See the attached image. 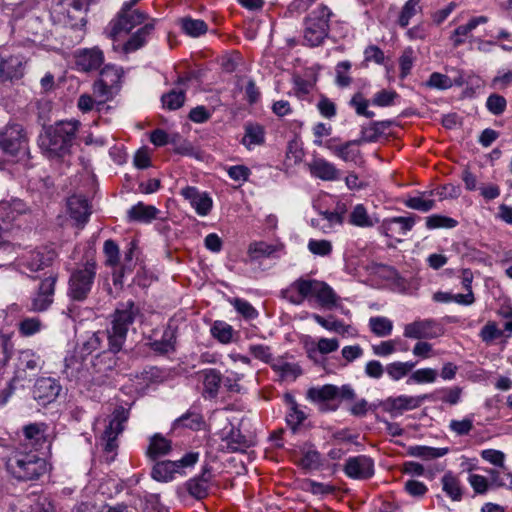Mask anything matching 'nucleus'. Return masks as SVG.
<instances>
[{
	"label": "nucleus",
	"mask_w": 512,
	"mask_h": 512,
	"mask_svg": "<svg viewBox=\"0 0 512 512\" xmlns=\"http://www.w3.org/2000/svg\"><path fill=\"white\" fill-rule=\"evenodd\" d=\"M6 469L19 481H32L46 473L47 463L34 452L14 451L6 460Z\"/></svg>",
	"instance_id": "4"
},
{
	"label": "nucleus",
	"mask_w": 512,
	"mask_h": 512,
	"mask_svg": "<svg viewBox=\"0 0 512 512\" xmlns=\"http://www.w3.org/2000/svg\"><path fill=\"white\" fill-rule=\"evenodd\" d=\"M274 370L277 371L282 378L295 380L301 375L302 370L299 365L289 362H281L273 366Z\"/></svg>",
	"instance_id": "58"
},
{
	"label": "nucleus",
	"mask_w": 512,
	"mask_h": 512,
	"mask_svg": "<svg viewBox=\"0 0 512 512\" xmlns=\"http://www.w3.org/2000/svg\"><path fill=\"white\" fill-rule=\"evenodd\" d=\"M204 424L205 421L202 414L198 412L196 409L191 408L183 415L175 419L172 427L174 430L179 428H187L194 431H198L202 429Z\"/></svg>",
	"instance_id": "33"
},
{
	"label": "nucleus",
	"mask_w": 512,
	"mask_h": 512,
	"mask_svg": "<svg viewBox=\"0 0 512 512\" xmlns=\"http://www.w3.org/2000/svg\"><path fill=\"white\" fill-rule=\"evenodd\" d=\"M26 58L15 49L0 48V81H13L23 77Z\"/></svg>",
	"instance_id": "10"
},
{
	"label": "nucleus",
	"mask_w": 512,
	"mask_h": 512,
	"mask_svg": "<svg viewBox=\"0 0 512 512\" xmlns=\"http://www.w3.org/2000/svg\"><path fill=\"white\" fill-rule=\"evenodd\" d=\"M507 106L506 99L499 94H491L486 101V107L493 115H501Z\"/></svg>",
	"instance_id": "63"
},
{
	"label": "nucleus",
	"mask_w": 512,
	"mask_h": 512,
	"mask_svg": "<svg viewBox=\"0 0 512 512\" xmlns=\"http://www.w3.org/2000/svg\"><path fill=\"white\" fill-rule=\"evenodd\" d=\"M185 92L183 90L173 89L161 97L163 107L168 110H177L185 102Z\"/></svg>",
	"instance_id": "50"
},
{
	"label": "nucleus",
	"mask_w": 512,
	"mask_h": 512,
	"mask_svg": "<svg viewBox=\"0 0 512 512\" xmlns=\"http://www.w3.org/2000/svg\"><path fill=\"white\" fill-rule=\"evenodd\" d=\"M171 450V441L160 434H155L150 439L147 455L155 460L161 456L167 455Z\"/></svg>",
	"instance_id": "41"
},
{
	"label": "nucleus",
	"mask_w": 512,
	"mask_h": 512,
	"mask_svg": "<svg viewBox=\"0 0 512 512\" xmlns=\"http://www.w3.org/2000/svg\"><path fill=\"white\" fill-rule=\"evenodd\" d=\"M158 213L159 210L155 206L138 202L128 210L127 217L130 222L149 223L157 218Z\"/></svg>",
	"instance_id": "32"
},
{
	"label": "nucleus",
	"mask_w": 512,
	"mask_h": 512,
	"mask_svg": "<svg viewBox=\"0 0 512 512\" xmlns=\"http://www.w3.org/2000/svg\"><path fill=\"white\" fill-rule=\"evenodd\" d=\"M233 332L232 326L224 321H215L211 327L213 337L223 344H228L232 341Z\"/></svg>",
	"instance_id": "52"
},
{
	"label": "nucleus",
	"mask_w": 512,
	"mask_h": 512,
	"mask_svg": "<svg viewBox=\"0 0 512 512\" xmlns=\"http://www.w3.org/2000/svg\"><path fill=\"white\" fill-rule=\"evenodd\" d=\"M308 250L318 256H328L332 252V244L329 240L310 239L308 242Z\"/></svg>",
	"instance_id": "62"
},
{
	"label": "nucleus",
	"mask_w": 512,
	"mask_h": 512,
	"mask_svg": "<svg viewBox=\"0 0 512 512\" xmlns=\"http://www.w3.org/2000/svg\"><path fill=\"white\" fill-rule=\"evenodd\" d=\"M57 281L58 275L51 274L40 282L38 290L31 298L30 311L43 312L52 305Z\"/></svg>",
	"instance_id": "14"
},
{
	"label": "nucleus",
	"mask_w": 512,
	"mask_h": 512,
	"mask_svg": "<svg viewBox=\"0 0 512 512\" xmlns=\"http://www.w3.org/2000/svg\"><path fill=\"white\" fill-rule=\"evenodd\" d=\"M415 367L414 362H393L388 364L385 367L386 373L389 375V377L394 380L398 381L405 377L413 368Z\"/></svg>",
	"instance_id": "49"
},
{
	"label": "nucleus",
	"mask_w": 512,
	"mask_h": 512,
	"mask_svg": "<svg viewBox=\"0 0 512 512\" xmlns=\"http://www.w3.org/2000/svg\"><path fill=\"white\" fill-rule=\"evenodd\" d=\"M133 4H125L118 17L111 22V36L115 37L121 32H130L138 25H144L148 20V15L137 9H131Z\"/></svg>",
	"instance_id": "12"
},
{
	"label": "nucleus",
	"mask_w": 512,
	"mask_h": 512,
	"mask_svg": "<svg viewBox=\"0 0 512 512\" xmlns=\"http://www.w3.org/2000/svg\"><path fill=\"white\" fill-rule=\"evenodd\" d=\"M123 69L115 65H106L100 73V79L93 85V92L99 99L98 104H104L112 99L120 90Z\"/></svg>",
	"instance_id": "8"
},
{
	"label": "nucleus",
	"mask_w": 512,
	"mask_h": 512,
	"mask_svg": "<svg viewBox=\"0 0 512 512\" xmlns=\"http://www.w3.org/2000/svg\"><path fill=\"white\" fill-rule=\"evenodd\" d=\"M462 394V388L459 386H454L451 388H442L436 390L430 398L438 399L444 403H448L450 405H456L460 402Z\"/></svg>",
	"instance_id": "47"
},
{
	"label": "nucleus",
	"mask_w": 512,
	"mask_h": 512,
	"mask_svg": "<svg viewBox=\"0 0 512 512\" xmlns=\"http://www.w3.org/2000/svg\"><path fill=\"white\" fill-rule=\"evenodd\" d=\"M175 342V330L169 326L163 331L161 339L151 340L148 345L153 351L159 354H167L175 350Z\"/></svg>",
	"instance_id": "35"
},
{
	"label": "nucleus",
	"mask_w": 512,
	"mask_h": 512,
	"mask_svg": "<svg viewBox=\"0 0 512 512\" xmlns=\"http://www.w3.org/2000/svg\"><path fill=\"white\" fill-rule=\"evenodd\" d=\"M488 17L481 15L478 17L471 18L466 24L458 26L450 36L452 44L454 47H459L465 42V37H467L474 29H476L481 24H486L488 22Z\"/></svg>",
	"instance_id": "30"
},
{
	"label": "nucleus",
	"mask_w": 512,
	"mask_h": 512,
	"mask_svg": "<svg viewBox=\"0 0 512 512\" xmlns=\"http://www.w3.org/2000/svg\"><path fill=\"white\" fill-rule=\"evenodd\" d=\"M116 353L117 352H110L109 349H104L99 352L92 362L95 372L107 376L109 372L113 371L117 363L115 357Z\"/></svg>",
	"instance_id": "37"
},
{
	"label": "nucleus",
	"mask_w": 512,
	"mask_h": 512,
	"mask_svg": "<svg viewBox=\"0 0 512 512\" xmlns=\"http://www.w3.org/2000/svg\"><path fill=\"white\" fill-rule=\"evenodd\" d=\"M204 392L211 398L216 397L220 384L222 383L221 374L216 369H206L202 371Z\"/></svg>",
	"instance_id": "42"
},
{
	"label": "nucleus",
	"mask_w": 512,
	"mask_h": 512,
	"mask_svg": "<svg viewBox=\"0 0 512 512\" xmlns=\"http://www.w3.org/2000/svg\"><path fill=\"white\" fill-rule=\"evenodd\" d=\"M444 333L442 325L434 319H418L404 326L403 335L410 339H434Z\"/></svg>",
	"instance_id": "13"
},
{
	"label": "nucleus",
	"mask_w": 512,
	"mask_h": 512,
	"mask_svg": "<svg viewBox=\"0 0 512 512\" xmlns=\"http://www.w3.org/2000/svg\"><path fill=\"white\" fill-rule=\"evenodd\" d=\"M285 399L290 405L289 412L286 415L287 424L295 431L307 418V415L302 411L293 396L286 394Z\"/></svg>",
	"instance_id": "39"
},
{
	"label": "nucleus",
	"mask_w": 512,
	"mask_h": 512,
	"mask_svg": "<svg viewBox=\"0 0 512 512\" xmlns=\"http://www.w3.org/2000/svg\"><path fill=\"white\" fill-rule=\"evenodd\" d=\"M310 172L313 176L325 181H331L337 178V169L325 159L317 158L310 164Z\"/></svg>",
	"instance_id": "38"
},
{
	"label": "nucleus",
	"mask_w": 512,
	"mask_h": 512,
	"mask_svg": "<svg viewBox=\"0 0 512 512\" xmlns=\"http://www.w3.org/2000/svg\"><path fill=\"white\" fill-rule=\"evenodd\" d=\"M378 222L379 219L370 215L363 204L355 205L348 216V223L360 228H372Z\"/></svg>",
	"instance_id": "31"
},
{
	"label": "nucleus",
	"mask_w": 512,
	"mask_h": 512,
	"mask_svg": "<svg viewBox=\"0 0 512 512\" xmlns=\"http://www.w3.org/2000/svg\"><path fill=\"white\" fill-rule=\"evenodd\" d=\"M57 257L56 251L48 246H41L23 251L15 260L16 268L23 274L35 273L52 265Z\"/></svg>",
	"instance_id": "7"
},
{
	"label": "nucleus",
	"mask_w": 512,
	"mask_h": 512,
	"mask_svg": "<svg viewBox=\"0 0 512 512\" xmlns=\"http://www.w3.org/2000/svg\"><path fill=\"white\" fill-rule=\"evenodd\" d=\"M129 417L128 410L123 407H118L111 415L108 426L103 433L104 449L107 452H113L117 448L116 439L119 434L124 430L123 424Z\"/></svg>",
	"instance_id": "15"
},
{
	"label": "nucleus",
	"mask_w": 512,
	"mask_h": 512,
	"mask_svg": "<svg viewBox=\"0 0 512 512\" xmlns=\"http://www.w3.org/2000/svg\"><path fill=\"white\" fill-rule=\"evenodd\" d=\"M221 439L226 444L229 452H245L252 442L249 438L243 435L239 427L229 423L221 431Z\"/></svg>",
	"instance_id": "19"
},
{
	"label": "nucleus",
	"mask_w": 512,
	"mask_h": 512,
	"mask_svg": "<svg viewBox=\"0 0 512 512\" xmlns=\"http://www.w3.org/2000/svg\"><path fill=\"white\" fill-rule=\"evenodd\" d=\"M180 24L183 32L191 37H199L208 30L207 24L200 19L185 17L180 20Z\"/></svg>",
	"instance_id": "44"
},
{
	"label": "nucleus",
	"mask_w": 512,
	"mask_h": 512,
	"mask_svg": "<svg viewBox=\"0 0 512 512\" xmlns=\"http://www.w3.org/2000/svg\"><path fill=\"white\" fill-rule=\"evenodd\" d=\"M154 29L155 19H152L130 35L128 40L123 44V52L133 53L144 47L148 42V39L151 37Z\"/></svg>",
	"instance_id": "25"
},
{
	"label": "nucleus",
	"mask_w": 512,
	"mask_h": 512,
	"mask_svg": "<svg viewBox=\"0 0 512 512\" xmlns=\"http://www.w3.org/2000/svg\"><path fill=\"white\" fill-rule=\"evenodd\" d=\"M62 390L60 382L52 377H41L36 380L32 394L39 405L46 406L54 402Z\"/></svg>",
	"instance_id": "16"
},
{
	"label": "nucleus",
	"mask_w": 512,
	"mask_h": 512,
	"mask_svg": "<svg viewBox=\"0 0 512 512\" xmlns=\"http://www.w3.org/2000/svg\"><path fill=\"white\" fill-rule=\"evenodd\" d=\"M397 97L396 91L383 89L374 94L372 104L379 107L392 106Z\"/></svg>",
	"instance_id": "61"
},
{
	"label": "nucleus",
	"mask_w": 512,
	"mask_h": 512,
	"mask_svg": "<svg viewBox=\"0 0 512 512\" xmlns=\"http://www.w3.org/2000/svg\"><path fill=\"white\" fill-rule=\"evenodd\" d=\"M448 448H435L429 446H414L410 447L409 454L424 460H430L443 457L448 453Z\"/></svg>",
	"instance_id": "45"
},
{
	"label": "nucleus",
	"mask_w": 512,
	"mask_h": 512,
	"mask_svg": "<svg viewBox=\"0 0 512 512\" xmlns=\"http://www.w3.org/2000/svg\"><path fill=\"white\" fill-rule=\"evenodd\" d=\"M198 453L190 452L185 454L178 461H160L152 468L151 476L159 482H168L174 478L176 473H182V469L193 466L198 460Z\"/></svg>",
	"instance_id": "11"
},
{
	"label": "nucleus",
	"mask_w": 512,
	"mask_h": 512,
	"mask_svg": "<svg viewBox=\"0 0 512 512\" xmlns=\"http://www.w3.org/2000/svg\"><path fill=\"white\" fill-rule=\"evenodd\" d=\"M27 135L22 125L8 123L0 129V150L10 156H15L27 150Z\"/></svg>",
	"instance_id": "9"
},
{
	"label": "nucleus",
	"mask_w": 512,
	"mask_h": 512,
	"mask_svg": "<svg viewBox=\"0 0 512 512\" xmlns=\"http://www.w3.org/2000/svg\"><path fill=\"white\" fill-rule=\"evenodd\" d=\"M431 396L432 395L429 394H423L419 396L400 395L398 397H389L384 403L385 410L391 413H402L403 411L413 410L420 407L422 403L430 399Z\"/></svg>",
	"instance_id": "21"
},
{
	"label": "nucleus",
	"mask_w": 512,
	"mask_h": 512,
	"mask_svg": "<svg viewBox=\"0 0 512 512\" xmlns=\"http://www.w3.org/2000/svg\"><path fill=\"white\" fill-rule=\"evenodd\" d=\"M350 105L355 109L357 115L373 118L375 113L368 110L369 101L361 93H356L350 100Z\"/></svg>",
	"instance_id": "57"
},
{
	"label": "nucleus",
	"mask_w": 512,
	"mask_h": 512,
	"mask_svg": "<svg viewBox=\"0 0 512 512\" xmlns=\"http://www.w3.org/2000/svg\"><path fill=\"white\" fill-rule=\"evenodd\" d=\"M41 327L42 323L37 317L25 318L19 323V331L23 336L34 335Z\"/></svg>",
	"instance_id": "64"
},
{
	"label": "nucleus",
	"mask_w": 512,
	"mask_h": 512,
	"mask_svg": "<svg viewBox=\"0 0 512 512\" xmlns=\"http://www.w3.org/2000/svg\"><path fill=\"white\" fill-rule=\"evenodd\" d=\"M458 225V221L443 215L434 214L426 218V227L428 229L447 228L451 229Z\"/></svg>",
	"instance_id": "54"
},
{
	"label": "nucleus",
	"mask_w": 512,
	"mask_h": 512,
	"mask_svg": "<svg viewBox=\"0 0 512 512\" xmlns=\"http://www.w3.org/2000/svg\"><path fill=\"white\" fill-rule=\"evenodd\" d=\"M419 9V0H408L402 7L398 24L403 28L408 26L411 18L417 14Z\"/></svg>",
	"instance_id": "55"
},
{
	"label": "nucleus",
	"mask_w": 512,
	"mask_h": 512,
	"mask_svg": "<svg viewBox=\"0 0 512 512\" xmlns=\"http://www.w3.org/2000/svg\"><path fill=\"white\" fill-rule=\"evenodd\" d=\"M282 297L294 305H301L305 299L315 298L326 309L336 306L338 296L324 281L300 277L282 290Z\"/></svg>",
	"instance_id": "2"
},
{
	"label": "nucleus",
	"mask_w": 512,
	"mask_h": 512,
	"mask_svg": "<svg viewBox=\"0 0 512 512\" xmlns=\"http://www.w3.org/2000/svg\"><path fill=\"white\" fill-rule=\"evenodd\" d=\"M264 142V131L259 125H248L242 143L247 147L262 144Z\"/></svg>",
	"instance_id": "53"
},
{
	"label": "nucleus",
	"mask_w": 512,
	"mask_h": 512,
	"mask_svg": "<svg viewBox=\"0 0 512 512\" xmlns=\"http://www.w3.org/2000/svg\"><path fill=\"white\" fill-rule=\"evenodd\" d=\"M140 314L139 307L133 301L119 303L111 315V325L105 331L92 333L82 344V352L90 355L97 350H104L103 343L107 341L110 352L121 351L126 342L130 326Z\"/></svg>",
	"instance_id": "1"
},
{
	"label": "nucleus",
	"mask_w": 512,
	"mask_h": 512,
	"mask_svg": "<svg viewBox=\"0 0 512 512\" xmlns=\"http://www.w3.org/2000/svg\"><path fill=\"white\" fill-rule=\"evenodd\" d=\"M332 12L325 5H320L312 11L305 20L304 41L311 47L323 43L329 33V21Z\"/></svg>",
	"instance_id": "6"
},
{
	"label": "nucleus",
	"mask_w": 512,
	"mask_h": 512,
	"mask_svg": "<svg viewBox=\"0 0 512 512\" xmlns=\"http://www.w3.org/2000/svg\"><path fill=\"white\" fill-rule=\"evenodd\" d=\"M390 121H373L367 127H362L360 143L375 142L381 136L385 129L390 126Z\"/></svg>",
	"instance_id": "40"
},
{
	"label": "nucleus",
	"mask_w": 512,
	"mask_h": 512,
	"mask_svg": "<svg viewBox=\"0 0 512 512\" xmlns=\"http://www.w3.org/2000/svg\"><path fill=\"white\" fill-rule=\"evenodd\" d=\"M23 211L24 204L21 201H14L11 205H0V245L4 242V235L11 230L17 216Z\"/></svg>",
	"instance_id": "24"
},
{
	"label": "nucleus",
	"mask_w": 512,
	"mask_h": 512,
	"mask_svg": "<svg viewBox=\"0 0 512 512\" xmlns=\"http://www.w3.org/2000/svg\"><path fill=\"white\" fill-rule=\"evenodd\" d=\"M24 441L27 445L38 449L49 441V426L44 422H35L22 428Z\"/></svg>",
	"instance_id": "23"
},
{
	"label": "nucleus",
	"mask_w": 512,
	"mask_h": 512,
	"mask_svg": "<svg viewBox=\"0 0 512 512\" xmlns=\"http://www.w3.org/2000/svg\"><path fill=\"white\" fill-rule=\"evenodd\" d=\"M311 317L316 323L328 331H332L340 335H345L349 332L350 326L345 325L344 322L335 319L333 316L324 318L321 315L314 313Z\"/></svg>",
	"instance_id": "43"
},
{
	"label": "nucleus",
	"mask_w": 512,
	"mask_h": 512,
	"mask_svg": "<svg viewBox=\"0 0 512 512\" xmlns=\"http://www.w3.org/2000/svg\"><path fill=\"white\" fill-rule=\"evenodd\" d=\"M67 205L71 218L80 224H85L88 221L91 210L85 197L73 195L68 199Z\"/></svg>",
	"instance_id": "27"
},
{
	"label": "nucleus",
	"mask_w": 512,
	"mask_h": 512,
	"mask_svg": "<svg viewBox=\"0 0 512 512\" xmlns=\"http://www.w3.org/2000/svg\"><path fill=\"white\" fill-rule=\"evenodd\" d=\"M180 195L187 200L199 216H207L213 207V200L207 192H200L194 186H186Z\"/></svg>",
	"instance_id": "17"
},
{
	"label": "nucleus",
	"mask_w": 512,
	"mask_h": 512,
	"mask_svg": "<svg viewBox=\"0 0 512 512\" xmlns=\"http://www.w3.org/2000/svg\"><path fill=\"white\" fill-rule=\"evenodd\" d=\"M75 63L80 71L97 70L104 62L103 52L97 48H86L75 52Z\"/></svg>",
	"instance_id": "22"
},
{
	"label": "nucleus",
	"mask_w": 512,
	"mask_h": 512,
	"mask_svg": "<svg viewBox=\"0 0 512 512\" xmlns=\"http://www.w3.org/2000/svg\"><path fill=\"white\" fill-rule=\"evenodd\" d=\"M452 85L453 83L451 78L439 72H433L426 82L427 87L440 90L449 89L452 87Z\"/></svg>",
	"instance_id": "60"
},
{
	"label": "nucleus",
	"mask_w": 512,
	"mask_h": 512,
	"mask_svg": "<svg viewBox=\"0 0 512 512\" xmlns=\"http://www.w3.org/2000/svg\"><path fill=\"white\" fill-rule=\"evenodd\" d=\"M473 415L466 416L461 420L452 419L449 423V430L456 436H467L474 428Z\"/></svg>",
	"instance_id": "51"
},
{
	"label": "nucleus",
	"mask_w": 512,
	"mask_h": 512,
	"mask_svg": "<svg viewBox=\"0 0 512 512\" xmlns=\"http://www.w3.org/2000/svg\"><path fill=\"white\" fill-rule=\"evenodd\" d=\"M360 141L358 139L348 141L342 145L334 146L331 144V141L326 142L325 146L334 153L337 157L342 160L348 162H356L357 158L360 156V150L355 148L354 146L360 145Z\"/></svg>",
	"instance_id": "34"
},
{
	"label": "nucleus",
	"mask_w": 512,
	"mask_h": 512,
	"mask_svg": "<svg viewBox=\"0 0 512 512\" xmlns=\"http://www.w3.org/2000/svg\"><path fill=\"white\" fill-rule=\"evenodd\" d=\"M97 275V263L91 258L74 268L68 279V297L77 302L85 301L92 291Z\"/></svg>",
	"instance_id": "5"
},
{
	"label": "nucleus",
	"mask_w": 512,
	"mask_h": 512,
	"mask_svg": "<svg viewBox=\"0 0 512 512\" xmlns=\"http://www.w3.org/2000/svg\"><path fill=\"white\" fill-rule=\"evenodd\" d=\"M344 470L350 478L367 479L374 474V463L371 458L364 455L351 457L347 460Z\"/></svg>",
	"instance_id": "20"
},
{
	"label": "nucleus",
	"mask_w": 512,
	"mask_h": 512,
	"mask_svg": "<svg viewBox=\"0 0 512 512\" xmlns=\"http://www.w3.org/2000/svg\"><path fill=\"white\" fill-rule=\"evenodd\" d=\"M369 327L376 336L386 337L391 334L393 323L386 317L376 316L369 319Z\"/></svg>",
	"instance_id": "48"
},
{
	"label": "nucleus",
	"mask_w": 512,
	"mask_h": 512,
	"mask_svg": "<svg viewBox=\"0 0 512 512\" xmlns=\"http://www.w3.org/2000/svg\"><path fill=\"white\" fill-rule=\"evenodd\" d=\"M338 396V387L332 384H326L321 387H311L308 389L306 398L312 402L320 403L333 400Z\"/></svg>",
	"instance_id": "36"
},
{
	"label": "nucleus",
	"mask_w": 512,
	"mask_h": 512,
	"mask_svg": "<svg viewBox=\"0 0 512 512\" xmlns=\"http://www.w3.org/2000/svg\"><path fill=\"white\" fill-rule=\"evenodd\" d=\"M44 366V360L33 350H22L18 356V372H30L35 375Z\"/></svg>",
	"instance_id": "28"
},
{
	"label": "nucleus",
	"mask_w": 512,
	"mask_h": 512,
	"mask_svg": "<svg viewBox=\"0 0 512 512\" xmlns=\"http://www.w3.org/2000/svg\"><path fill=\"white\" fill-rule=\"evenodd\" d=\"M284 245L281 243L269 244L264 241L252 242L248 247V254L251 260L260 258H278L279 252L283 251Z\"/></svg>",
	"instance_id": "26"
},
{
	"label": "nucleus",
	"mask_w": 512,
	"mask_h": 512,
	"mask_svg": "<svg viewBox=\"0 0 512 512\" xmlns=\"http://www.w3.org/2000/svg\"><path fill=\"white\" fill-rule=\"evenodd\" d=\"M443 491L453 500L459 501L462 498V490L460 481L451 472L446 473L442 477Z\"/></svg>",
	"instance_id": "46"
},
{
	"label": "nucleus",
	"mask_w": 512,
	"mask_h": 512,
	"mask_svg": "<svg viewBox=\"0 0 512 512\" xmlns=\"http://www.w3.org/2000/svg\"><path fill=\"white\" fill-rule=\"evenodd\" d=\"M418 218L416 215H410L408 217L397 216L385 219L382 222L381 231L385 236L391 238L405 236L412 230Z\"/></svg>",
	"instance_id": "18"
},
{
	"label": "nucleus",
	"mask_w": 512,
	"mask_h": 512,
	"mask_svg": "<svg viewBox=\"0 0 512 512\" xmlns=\"http://www.w3.org/2000/svg\"><path fill=\"white\" fill-rule=\"evenodd\" d=\"M351 62L350 61H341L336 65L335 72H336V79L335 82L339 87H348L351 82L352 78L349 76L348 72L351 69Z\"/></svg>",
	"instance_id": "56"
},
{
	"label": "nucleus",
	"mask_w": 512,
	"mask_h": 512,
	"mask_svg": "<svg viewBox=\"0 0 512 512\" xmlns=\"http://www.w3.org/2000/svg\"><path fill=\"white\" fill-rule=\"evenodd\" d=\"M404 205L410 209L421 212H428L435 207V201L432 199H424L423 197H409L404 201Z\"/></svg>",
	"instance_id": "59"
},
{
	"label": "nucleus",
	"mask_w": 512,
	"mask_h": 512,
	"mask_svg": "<svg viewBox=\"0 0 512 512\" xmlns=\"http://www.w3.org/2000/svg\"><path fill=\"white\" fill-rule=\"evenodd\" d=\"M77 121H61L49 126L39 137V146L49 158H61L69 154L76 136Z\"/></svg>",
	"instance_id": "3"
},
{
	"label": "nucleus",
	"mask_w": 512,
	"mask_h": 512,
	"mask_svg": "<svg viewBox=\"0 0 512 512\" xmlns=\"http://www.w3.org/2000/svg\"><path fill=\"white\" fill-rule=\"evenodd\" d=\"M210 481L211 472L208 469H204L199 476H196L187 482V490L189 494L196 499H203L208 495Z\"/></svg>",
	"instance_id": "29"
}]
</instances>
